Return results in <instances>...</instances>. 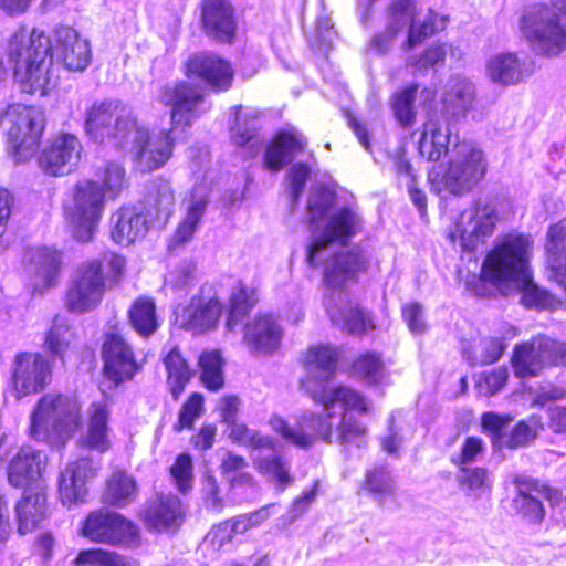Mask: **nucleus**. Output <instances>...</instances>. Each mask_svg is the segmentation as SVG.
<instances>
[{"mask_svg": "<svg viewBox=\"0 0 566 566\" xmlns=\"http://www.w3.org/2000/svg\"><path fill=\"white\" fill-rule=\"evenodd\" d=\"M81 422L80 406L73 398L50 392L40 398L30 415L29 434L36 441L63 446Z\"/></svg>", "mask_w": 566, "mask_h": 566, "instance_id": "nucleus-6", "label": "nucleus"}, {"mask_svg": "<svg viewBox=\"0 0 566 566\" xmlns=\"http://www.w3.org/2000/svg\"><path fill=\"white\" fill-rule=\"evenodd\" d=\"M223 312V304L217 296L205 298L193 296L184 308L182 327L195 333L214 328Z\"/></svg>", "mask_w": 566, "mask_h": 566, "instance_id": "nucleus-29", "label": "nucleus"}, {"mask_svg": "<svg viewBox=\"0 0 566 566\" xmlns=\"http://www.w3.org/2000/svg\"><path fill=\"white\" fill-rule=\"evenodd\" d=\"M203 99L200 85L179 83V126H190L200 116Z\"/></svg>", "mask_w": 566, "mask_h": 566, "instance_id": "nucleus-47", "label": "nucleus"}, {"mask_svg": "<svg viewBox=\"0 0 566 566\" xmlns=\"http://www.w3.org/2000/svg\"><path fill=\"white\" fill-rule=\"evenodd\" d=\"M312 400L326 408L340 403L345 412H356L358 415H367L370 409L366 397L361 392L344 384L321 382L318 387L313 388Z\"/></svg>", "mask_w": 566, "mask_h": 566, "instance_id": "nucleus-25", "label": "nucleus"}, {"mask_svg": "<svg viewBox=\"0 0 566 566\" xmlns=\"http://www.w3.org/2000/svg\"><path fill=\"white\" fill-rule=\"evenodd\" d=\"M101 459L81 457L67 464L62 471L59 482V493L64 505L83 502L86 495V483L97 475Z\"/></svg>", "mask_w": 566, "mask_h": 566, "instance_id": "nucleus-19", "label": "nucleus"}, {"mask_svg": "<svg viewBox=\"0 0 566 566\" xmlns=\"http://www.w3.org/2000/svg\"><path fill=\"white\" fill-rule=\"evenodd\" d=\"M87 426L86 431L78 440V444L104 453L111 449L109 438V409L105 401L93 402L87 410Z\"/></svg>", "mask_w": 566, "mask_h": 566, "instance_id": "nucleus-30", "label": "nucleus"}, {"mask_svg": "<svg viewBox=\"0 0 566 566\" xmlns=\"http://www.w3.org/2000/svg\"><path fill=\"white\" fill-rule=\"evenodd\" d=\"M258 301L256 290L239 282L229 298L227 327L233 331L250 314Z\"/></svg>", "mask_w": 566, "mask_h": 566, "instance_id": "nucleus-41", "label": "nucleus"}, {"mask_svg": "<svg viewBox=\"0 0 566 566\" xmlns=\"http://www.w3.org/2000/svg\"><path fill=\"white\" fill-rule=\"evenodd\" d=\"M474 222L473 228L470 232L464 230L460 233V245L464 252H474L480 247L486 243L496 228L497 213L490 205L474 206V213L472 217Z\"/></svg>", "mask_w": 566, "mask_h": 566, "instance_id": "nucleus-33", "label": "nucleus"}, {"mask_svg": "<svg viewBox=\"0 0 566 566\" xmlns=\"http://www.w3.org/2000/svg\"><path fill=\"white\" fill-rule=\"evenodd\" d=\"M83 154L81 140L73 134H60L42 150L40 168L51 176H65L73 172Z\"/></svg>", "mask_w": 566, "mask_h": 566, "instance_id": "nucleus-18", "label": "nucleus"}, {"mask_svg": "<svg viewBox=\"0 0 566 566\" xmlns=\"http://www.w3.org/2000/svg\"><path fill=\"white\" fill-rule=\"evenodd\" d=\"M104 373L116 385L129 380L138 371L134 353L118 334L107 335L103 345Z\"/></svg>", "mask_w": 566, "mask_h": 566, "instance_id": "nucleus-21", "label": "nucleus"}, {"mask_svg": "<svg viewBox=\"0 0 566 566\" xmlns=\"http://www.w3.org/2000/svg\"><path fill=\"white\" fill-rule=\"evenodd\" d=\"M367 428L357 419L344 415L336 427V441L340 444L354 443L365 437Z\"/></svg>", "mask_w": 566, "mask_h": 566, "instance_id": "nucleus-63", "label": "nucleus"}, {"mask_svg": "<svg viewBox=\"0 0 566 566\" xmlns=\"http://www.w3.org/2000/svg\"><path fill=\"white\" fill-rule=\"evenodd\" d=\"M281 337L280 327L272 314L260 313L244 326V338L255 349H273Z\"/></svg>", "mask_w": 566, "mask_h": 566, "instance_id": "nucleus-35", "label": "nucleus"}, {"mask_svg": "<svg viewBox=\"0 0 566 566\" xmlns=\"http://www.w3.org/2000/svg\"><path fill=\"white\" fill-rule=\"evenodd\" d=\"M306 139L294 129H280L269 140L264 149V166L272 172H279L296 155L304 153Z\"/></svg>", "mask_w": 566, "mask_h": 566, "instance_id": "nucleus-22", "label": "nucleus"}, {"mask_svg": "<svg viewBox=\"0 0 566 566\" xmlns=\"http://www.w3.org/2000/svg\"><path fill=\"white\" fill-rule=\"evenodd\" d=\"M18 531L27 534L38 527L46 516V499L39 492L25 491L22 499L15 505Z\"/></svg>", "mask_w": 566, "mask_h": 566, "instance_id": "nucleus-36", "label": "nucleus"}, {"mask_svg": "<svg viewBox=\"0 0 566 566\" xmlns=\"http://www.w3.org/2000/svg\"><path fill=\"white\" fill-rule=\"evenodd\" d=\"M176 516V499L169 495H159L144 512L147 526L157 531L167 528Z\"/></svg>", "mask_w": 566, "mask_h": 566, "instance_id": "nucleus-49", "label": "nucleus"}, {"mask_svg": "<svg viewBox=\"0 0 566 566\" xmlns=\"http://www.w3.org/2000/svg\"><path fill=\"white\" fill-rule=\"evenodd\" d=\"M513 506L527 524L539 525L545 520L546 511L538 497H514Z\"/></svg>", "mask_w": 566, "mask_h": 566, "instance_id": "nucleus-58", "label": "nucleus"}, {"mask_svg": "<svg viewBox=\"0 0 566 566\" xmlns=\"http://www.w3.org/2000/svg\"><path fill=\"white\" fill-rule=\"evenodd\" d=\"M544 429L539 415L533 413L526 419L518 420L505 436L503 444L507 449H518L534 442Z\"/></svg>", "mask_w": 566, "mask_h": 566, "instance_id": "nucleus-45", "label": "nucleus"}, {"mask_svg": "<svg viewBox=\"0 0 566 566\" xmlns=\"http://www.w3.org/2000/svg\"><path fill=\"white\" fill-rule=\"evenodd\" d=\"M411 10V0H394L386 8L387 22L384 30L375 33L370 39V49L379 54L386 53L406 27Z\"/></svg>", "mask_w": 566, "mask_h": 566, "instance_id": "nucleus-28", "label": "nucleus"}, {"mask_svg": "<svg viewBox=\"0 0 566 566\" xmlns=\"http://www.w3.org/2000/svg\"><path fill=\"white\" fill-rule=\"evenodd\" d=\"M106 292V276L103 262L87 260L75 269L64 295L65 308L74 314H84L95 310Z\"/></svg>", "mask_w": 566, "mask_h": 566, "instance_id": "nucleus-9", "label": "nucleus"}, {"mask_svg": "<svg viewBox=\"0 0 566 566\" xmlns=\"http://www.w3.org/2000/svg\"><path fill=\"white\" fill-rule=\"evenodd\" d=\"M201 30L218 44H232L237 38L235 8L230 0H201L199 4Z\"/></svg>", "mask_w": 566, "mask_h": 566, "instance_id": "nucleus-17", "label": "nucleus"}, {"mask_svg": "<svg viewBox=\"0 0 566 566\" xmlns=\"http://www.w3.org/2000/svg\"><path fill=\"white\" fill-rule=\"evenodd\" d=\"M74 564L77 566H137L134 559L103 548L82 549Z\"/></svg>", "mask_w": 566, "mask_h": 566, "instance_id": "nucleus-52", "label": "nucleus"}, {"mask_svg": "<svg viewBox=\"0 0 566 566\" xmlns=\"http://www.w3.org/2000/svg\"><path fill=\"white\" fill-rule=\"evenodd\" d=\"M340 319L350 335L364 336L368 331L375 328L373 319L359 304H353L344 308L340 312Z\"/></svg>", "mask_w": 566, "mask_h": 566, "instance_id": "nucleus-56", "label": "nucleus"}, {"mask_svg": "<svg viewBox=\"0 0 566 566\" xmlns=\"http://www.w3.org/2000/svg\"><path fill=\"white\" fill-rule=\"evenodd\" d=\"M510 364L517 379L536 378L543 374L544 368L537 334L513 346Z\"/></svg>", "mask_w": 566, "mask_h": 566, "instance_id": "nucleus-31", "label": "nucleus"}, {"mask_svg": "<svg viewBox=\"0 0 566 566\" xmlns=\"http://www.w3.org/2000/svg\"><path fill=\"white\" fill-rule=\"evenodd\" d=\"M85 130L95 143L123 147L133 136L134 149L140 165L148 170L163 166L171 156L174 137L160 133L150 138L147 129L138 126L135 116L118 101L94 103L86 113Z\"/></svg>", "mask_w": 566, "mask_h": 566, "instance_id": "nucleus-3", "label": "nucleus"}, {"mask_svg": "<svg viewBox=\"0 0 566 566\" xmlns=\"http://www.w3.org/2000/svg\"><path fill=\"white\" fill-rule=\"evenodd\" d=\"M333 418V412H308L300 418L296 427H292L284 418L274 416L270 424L284 441L306 450L317 442L332 443Z\"/></svg>", "mask_w": 566, "mask_h": 566, "instance_id": "nucleus-10", "label": "nucleus"}, {"mask_svg": "<svg viewBox=\"0 0 566 566\" xmlns=\"http://www.w3.org/2000/svg\"><path fill=\"white\" fill-rule=\"evenodd\" d=\"M337 195L326 185L317 186L307 199V223L312 231H317L323 219L335 207Z\"/></svg>", "mask_w": 566, "mask_h": 566, "instance_id": "nucleus-42", "label": "nucleus"}, {"mask_svg": "<svg viewBox=\"0 0 566 566\" xmlns=\"http://www.w3.org/2000/svg\"><path fill=\"white\" fill-rule=\"evenodd\" d=\"M50 38L41 30L31 33L21 30L8 45L9 61L13 64L15 82L24 93L45 95L56 85Z\"/></svg>", "mask_w": 566, "mask_h": 566, "instance_id": "nucleus-4", "label": "nucleus"}, {"mask_svg": "<svg viewBox=\"0 0 566 566\" xmlns=\"http://www.w3.org/2000/svg\"><path fill=\"white\" fill-rule=\"evenodd\" d=\"M205 412V397L200 392H192L179 410V430L192 428L195 422Z\"/></svg>", "mask_w": 566, "mask_h": 566, "instance_id": "nucleus-61", "label": "nucleus"}, {"mask_svg": "<svg viewBox=\"0 0 566 566\" xmlns=\"http://www.w3.org/2000/svg\"><path fill=\"white\" fill-rule=\"evenodd\" d=\"M184 73L187 78L200 81L216 93L228 92L235 76L232 63L210 51L192 53L184 63Z\"/></svg>", "mask_w": 566, "mask_h": 566, "instance_id": "nucleus-14", "label": "nucleus"}, {"mask_svg": "<svg viewBox=\"0 0 566 566\" xmlns=\"http://www.w3.org/2000/svg\"><path fill=\"white\" fill-rule=\"evenodd\" d=\"M230 440L240 447L250 450H274L275 441L270 436L249 428L244 423H237L231 427L229 432Z\"/></svg>", "mask_w": 566, "mask_h": 566, "instance_id": "nucleus-54", "label": "nucleus"}, {"mask_svg": "<svg viewBox=\"0 0 566 566\" xmlns=\"http://www.w3.org/2000/svg\"><path fill=\"white\" fill-rule=\"evenodd\" d=\"M460 469V475L458 476V483L460 486L464 488L467 491H483L489 490L490 479L489 471L483 467H473L470 468L468 465L458 467Z\"/></svg>", "mask_w": 566, "mask_h": 566, "instance_id": "nucleus-60", "label": "nucleus"}, {"mask_svg": "<svg viewBox=\"0 0 566 566\" xmlns=\"http://www.w3.org/2000/svg\"><path fill=\"white\" fill-rule=\"evenodd\" d=\"M450 133L442 130L436 117H428L420 128L419 155L431 163H438L448 154V160L429 175L431 191L437 195L463 197L476 190L489 170L484 151L475 144L459 140L451 150Z\"/></svg>", "mask_w": 566, "mask_h": 566, "instance_id": "nucleus-2", "label": "nucleus"}, {"mask_svg": "<svg viewBox=\"0 0 566 566\" xmlns=\"http://www.w3.org/2000/svg\"><path fill=\"white\" fill-rule=\"evenodd\" d=\"M358 492L370 497L382 510L401 507L395 478L387 464H376L366 469Z\"/></svg>", "mask_w": 566, "mask_h": 566, "instance_id": "nucleus-20", "label": "nucleus"}, {"mask_svg": "<svg viewBox=\"0 0 566 566\" xmlns=\"http://www.w3.org/2000/svg\"><path fill=\"white\" fill-rule=\"evenodd\" d=\"M363 227L364 220L357 209L348 205L336 209L328 216L322 235L307 245V263L312 266L317 265L319 253L334 243L348 245L361 232Z\"/></svg>", "mask_w": 566, "mask_h": 566, "instance_id": "nucleus-11", "label": "nucleus"}, {"mask_svg": "<svg viewBox=\"0 0 566 566\" xmlns=\"http://www.w3.org/2000/svg\"><path fill=\"white\" fill-rule=\"evenodd\" d=\"M52 367L39 353L23 352L15 355L11 384L18 399L42 391L50 382Z\"/></svg>", "mask_w": 566, "mask_h": 566, "instance_id": "nucleus-16", "label": "nucleus"}, {"mask_svg": "<svg viewBox=\"0 0 566 566\" xmlns=\"http://www.w3.org/2000/svg\"><path fill=\"white\" fill-rule=\"evenodd\" d=\"M248 468L247 459L238 453L228 451L222 458L219 469L223 476L229 478L232 484L234 483H253V476L249 472H244Z\"/></svg>", "mask_w": 566, "mask_h": 566, "instance_id": "nucleus-57", "label": "nucleus"}, {"mask_svg": "<svg viewBox=\"0 0 566 566\" xmlns=\"http://www.w3.org/2000/svg\"><path fill=\"white\" fill-rule=\"evenodd\" d=\"M55 53L71 71L85 70L92 59L90 43L69 27L56 30Z\"/></svg>", "mask_w": 566, "mask_h": 566, "instance_id": "nucleus-27", "label": "nucleus"}, {"mask_svg": "<svg viewBox=\"0 0 566 566\" xmlns=\"http://www.w3.org/2000/svg\"><path fill=\"white\" fill-rule=\"evenodd\" d=\"M384 367L381 354L375 350H367L352 360L349 370L355 377L375 385L380 380Z\"/></svg>", "mask_w": 566, "mask_h": 566, "instance_id": "nucleus-48", "label": "nucleus"}, {"mask_svg": "<svg viewBox=\"0 0 566 566\" xmlns=\"http://www.w3.org/2000/svg\"><path fill=\"white\" fill-rule=\"evenodd\" d=\"M73 339L74 335L66 321L56 316L45 335L44 346L53 357L63 360Z\"/></svg>", "mask_w": 566, "mask_h": 566, "instance_id": "nucleus-50", "label": "nucleus"}, {"mask_svg": "<svg viewBox=\"0 0 566 566\" xmlns=\"http://www.w3.org/2000/svg\"><path fill=\"white\" fill-rule=\"evenodd\" d=\"M449 48L446 43H433L427 46L411 62L410 66L418 71H427L438 65H443L447 59Z\"/></svg>", "mask_w": 566, "mask_h": 566, "instance_id": "nucleus-59", "label": "nucleus"}, {"mask_svg": "<svg viewBox=\"0 0 566 566\" xmlns=\"http://www.w3.org/2000/svg\"><path fill=\"white\" fill-rule=\"evenodd\" d=\"M95 177L104 191L105 198L115 199L127 187L125 170L117 163H107L97 168Z\"/></svg>", "mask_w": 566, "mask_h": 566, "instance_id": "nucleus-51", "label": "nucleus"}, {"mask_svg": "<svg viewBox=\"0 0 566 566\" xmlns=\"http://www.w3.org/2000/svg\"><path fill=\"white\" fill-rule=\"evenodd\" d=\"M105 208V195L98 181L83 179L75 184L69 202L64 206L66 221L76 240L93 239Z\"/></svg>", "mask_w": 566, "mask_h": 566, "instance_id": "nucleus-8", "label": "nucleus"}, {"mask_svg": "<svg viewBox=\"0 0 566 566\" xmlns=\"http://www.w3.org/2000/svg\"><path fill=\"white\" fill-rule=\"evenodd\" d=\"M82 535L94 543L120 546L136 543L139 530L133 522L116 512L96 510L85 518Z\"/></svg>", "mask_w": 566, "mask_h": 566, "instance_id": "nucleus-12", "label": "nucleus"}, {"mask_svg": "<svg viewBox=\"0 0 566 566\" xmlns=\"http://www.w3.org/2000/svg\"><path fill=\"white\" fill-rule=\"evenodd\" d=\"M137 495L135 479L124 471H115L107 481L103 501L117 507L130 504Z\"/></svg>", "mask_w": 566, "mask_h": 566, "instance_id": "nucleus-39", "label": "nucleus"}, {"mask_svg": "<svg viewBox=\"0 0 566 566\" xmlns=\"http://www.w3.org/2000/svg\"><path fill=\"white\" fill-rule=\"evenodd\" d=\"M513 484L516 488L515 497H538L542 496L546 501L558 502L562 493L558 489L552 488L546 483H542L538 479L526 475H516L513 478Z\"/></svg>", "mask_w": 566, "mask_h": 566, "instance_id": "nucleus-53", "label": "nucleus"}, {"mask_svg": "<svg viewBox=\"0 0 566 566\" xmlns=\"http://www.w3.org/2000/svg\"><path fill=\"white\" fill-rule=\"evenodd\" d=\"M533 240L520 232H507L496 238L483 258L479 274L467 281V290L475 296L489 297L492 289L501 290L521 281L522 303L538 310L555 307L554 295L539 287L532 276L530 260Z\"/></svg>", "mask_w": 566, "mask_h": 566, "instance_id": "nucleus-1", "label": "nucleus"}, {"mask_svg": "<svg viewBox=\"0 0 566 566\" xmlns=\"http://www.w3.org/2000/svg\"><path fill=\"white\" fill-rule=\"evenodd\" d=\"M133 328L142 336H149L158 327L156 305L150 297H138L129 310Z\"/></svg>", "mask_w": 566, "mask_h": 566, "instance_id": "nucleus-46", "label": "nucleus"}, {"mask_svg": "<svg viewBox=\"0 0 566 566\" xmlns=\"http://www.w3.org/2000/svg\"><path fill=\"white\" fill-rule=\"evenodd\" d=\"M185 201L187 202V213L184 221L179 223V243L189 241L192 238L206 211L209 203V191L207 187H195Z\"/></svg>", "mask_w": 566, "mask_h": 566, "instance_id": "nucleus-38", "label": "nucleus"}, {"mask_svg": "<svg viewBox=\"0 0 566 566\" xmlns=\"http://www.w3.org/2000/svg\"><path fill=\"white\" fill-rule=\"evenodd\" d=\"M371 258L366 249L354 245L332 254L323 271V283L328 289L343 290L347 282H357L368 273Z\"/></svg>", "mask_w": 566, "mask_h": 566, "instance_id": "nucleus-15", "label": "nucleus"}, {"mask_svg": "<svg viewBox=\"0 0 566 566\" xmlns=\"http://www.w3.org/2000/svg\"><path fill=\"white\" fill-rule=\"evenodd\" d=\"M28 271L33 275L34 290L43 293L53 286L60 271V255L49 248H35L29 252Z\"/></svg>", "mask_w": 566, "mask_h": 566, "instance_id": "nucleus-32", "label": "nucleus"}, {"mask_svg": "<svg viewBox=\"0 0 566 566\" xmlns=\"http://www.w3.org/2000/svg\"><path fill=\"white\" fill-rule=\"evenodd\" d=\"M2 126L14 163L22 164L32 158L44 129L42 111L23 104L10 105L2 115Z\"/></svg>", "mask_w": 566, "mask_h": 566, "instance_id": "nucleus-7", "label": "nucleus"}, {"mask_svg": "<svg viewBox=\"0 0 566 566\" xmlns=\"http://www.w3.org/2000/svg\"><path fill=\"white\" fill-rule=\"evenodd\" d=\"M544 370L566 368V342L545 333H537Z\"/></svg>", "mask_w": 566, "mask_h": 566, "instance_id": "nucleus-55", "label": "nucleus"}, {"mask_svg": "<svg viewBox=\"0 0 566 566\" xmlns=\"http://www.w3.org/2000/svg\"><path fill=\"white\" fill-rule=\"evenodd\" d=\"M198 365L200 381L206 389L216 392L224 387L223 359L218 349L202 352Z\"/></svg>", "mask_w": 566, "mask_h": 566, "instance_id": "nucleus-44", "label": "nucleus"}, {"mask_svg": "<svg viewBox=\"0 0 566 566\" xmlns=\"http://www.w3.org/2000/svg\"><path fill=\"white\" fill-rule=\"evenodd\" d=\"M518 29L538 55L559 56L566 51V0H548L525 9Z\"/></svg>", "mask_w": 566, "mask_h": 566, "instance_id": "nucleus-5", "label": "nucleus"}, {"mask_svg": "<svg viewBox=\"0 0 566 566\" xmlns=\"http://www.w3.org/2000/svg\"><path fill=\"white\" fill-rule=\"evenodd\" d=\"M544 250L548 277L566 291V218L548 226Z\"/></svg>", "mask_w": 566, "mask_h": 566, "instance_id": "nucleus-24", "label": "nucleus"}, {"mask_svg": "<svg viewBox=\"0 0 566 566\" xmlns=\"http://www.w3.org/2000/svg\"><path fill=\"white\" fill-rule=\"evenodd\" d=\"M437 15H428L421 23L416 25L411 23L408 30V35L402 44V48L407 51L421 44L424 40L432 36L437 32Z\"/></svg>", "mask_w": 566, "mask_h": 566, "instance_id": "nucleus-62", "label": "nucleus"}, {"mask_svg": "<svg viewBox=\"0 0 566 566\" xmlns=\"http://www.w3.org/2000/svg\"><path fill=\"white\" fill-rule=\"evenodd\" d=\"M419 85L409 84L395 92L391 96V111L395 119L402 128L412 127L417 119L415 107Z\"/></svg>", "mask_w": 566, "mask_h": 566, "instance_id": "nucleus-43", "label": "nucleus"}, {"mask_svg": "<svg viewBox=\"0 0 566 566\" xmlns=\"http://www.w3.org/2000/svg\"><path fill=\"white\" fill-rule=\"evenodd\" d=\"M41 469V453L31 448H22L8 467V482L14 488H27L40 476Z\"/></svg>", "mask_w": 566, "mask_h": 566, "instance_id": "nucleus-34", "label": "nucleus"}, {"mask_svg": "<svg viewBox=\"0 0 566 566\" xmlns=\"http://www.w3.org/2000/svg\"><path fill=\"white\" fill-rule=\"evenodd\" d=\"M475 98L474 86L471 82L459 80L444 94L442 112L449 118L464 116L472 107Z\"/></svg>", "mask_w": 566, "mask_h": 566, "instance_id": "nucleus-40", "label": "nucleus"}, {"mask_svg": "<svg viewBox=\"0 0 566 566\" xmlns=\"http://www.w3.org/2000/svg\"><path fill=\"white\" fill-rule=\"evenodd\" d=\"M254 468L268 481L273 482L280 491H284L295 483V476L291 472L287 460L280 453L255 459Z\"/></svg>", "mask_w": 566, "mask_h": 566, "instance_id": "nucleus-37", "label": "nucleus"}, {"mask_svg": "<svg viewBox=\"0 0 566 566\" xmlns=\"http://www.w3.org/2000/svg\"><path fill=\"white\" fill-rule=\"evenodd\" d=\"M340 360V349L331 343L308 345L300 355L298 364L305 371L300 387L312 399V390L321 382L332 384Z\"/></svg>", "mask_w": 566, "mask_h": 566, "instance_id": "nucleus-13", "label": "nucleus"}, {"mask_svg": "<svg viewBox=\"0 0 566 566\" xmlns=\"http://www.w3.org/2000/svg\"><path fill=\"white\" fill-rule=\"evenodd\" d=\"M485 450V443L478 436L465 438L458 454L451 457V463L455 467L469 465L474 462Z\"/></svg>", "mask_w": 566, "mask_h": 566, "instance_id": "nucleus-64", "label": "nucleus"}, {"mask_svg": "<svg viewBox=\"0 0 566 566\" xmlns=\"http://www.w3.org/2000/svg\"><path fill=\"white\" fill-rule=\"evenodd\" d=\"M111 238L120 245H129L145 238L149 224L145 213L136 207H122L109 219Z\"/></svg>", "mask_w": 566, "mask_h": 566, "instance_id": "nucleus-26", "label": "nucleus"}, {"mask_svg": "<svg viewBox=\"0 0 566 566\" xmlns=\"http://www.w3.org/2000/svg\"><path fill=\"white\" fill-rule=\"evenodd\" d=\"M489 80L500 86H516L532 75V69L517 52L505 51L492 55L485 64Z\"/></svg>", "mask_w": 566, "mask_h": 566, "instance_id": "nucleus-23", "label": "nucleus"}]
</instances>
